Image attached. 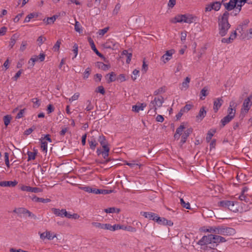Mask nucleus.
I'll list each match as a JSON object with an SVG mask.
<instances>
[{
    "mask_svg": "<svg viewBox=\"0 0 252 252\" xmlns=\"http://www.w3.org/2000/svg\"><path fill=\"white\" fill-rule=\"evenodd\" d=\"M190 79L189 77H187L184 81L183 82L182 85V88H184L185 90H187L189 87V83L190 82Z\"/></svg>",
    "mask_w": 252,
    "mask_h": 252,
    "instance_id": "4c0bfd02",
    "label": "nucleus"
},
{
    "mask_svg": "<svg viewBox=\"0 0 252 252\" xmlns=\"http://www.w3.org/2000/svg\"><path fill=\"white\" fill-rule=\"evenodd\" d=\"M223 102V100L222 99V97H219L214 100L213 109L215 113H217L219 109L221 106Z\"/></svg>",
    "mask_w": 252,
    "mask_h": 252,
    "instance_id": "f8f14e48",
    "label": "nucleus"
},
{
    "mask_svg": "<svg viewBox=\"0 0 252 252\" xmlns=\"http://www.w3.org/2000/svg\"><path fill=\"white\" fill-rule=\"evenodd\" d=\"M234 118L229 116L228 115H226L223 118H222L220 121V127H224L226 124L229 123Z\"/></svg>",
    "mask_w": 252,
    "mask_h": 252,
    "instance_id": "4be33fe9",
    "label": "nucleus"
},
{
    "mask_svg": "<svg viewBox=\"0 0 252 252\" xmlns=\"http://www.w3.org/2000/svg\"><path fill=\"white\" fill-rule=\"evenodd\" d=\"M91 71V68L90 67H88L85 71L83 73V78L84 79H87L88 78L89 75H90Z\"/></svg>",
    "mask_w": 252,
    "mask_h": 252,
    "instance_id": "603ef678",
    "label": "nucleus"
},
{
    "mask_svg": "<svg viewBox=\"0 0 252 252\" xmlns=\"http://www.w3.org/2000/svg\"><path fill=\"white\" fill-rule=\"evenodd\" d=\"M250 23V21L249 19H247L244 20L241 24H239L238 28L236 29L237 30H239L241 29V31H244V29L246 28L248 24Z\"/></svg>",
    "mask_w": 252,
    "mask_h": 252,
    "instance_id": "473e14b6",
    "label": "nucleus"
},
{
    "mask_svg": "<svg viewBox=\"0 0 252 252\" xmlns=\"http://www.w3.org/2000/svg\"><path fill=\"white\" fill-rule=\"evenodd\" d=\"M226 241V240L225 238L222 236L211 234L207 236H203L202 238L198 241L197 244L200 246L210 244L212 248H215L217 247L219 243Z\"/></svg>",
    "mask_w": 252,
    "mask_h": 252,
    "instance_id": "f257e3e1",
    "label": "nucleus"
},
{
    "mask_svg": "<svg viewBox=\"0 0 252 252\" xmlns=\"http://www.w3.org/2000/svg\"><path fill=\"white\" fill-rule=\"evenodd\" d=\"M175 53L174 49H171L166 51L165 54L162 56V61L164 63L168 62L171 58L172 55Z\"/></svg>",
    "mask_w": 252,
    "mask_h": 252,
    "instance_id": "2eb2a0df",
    "label": "nucleus"
},
{
    "mask_svg": "<svg viewBox=\"0 0 252 252\" xmlns=\"http://www.w3.org/2000/svg\"><path fill=\"white\" fill-rule=\"evenodd\" d=\"M236 106V105H235V103L234 102L231 101L230 102L229 106L227 109V115L231 116L233 118H234L236 113V110L235 107Z\"/></svg>",
    "mask_w": 252,
    "mask_h": 252,
    "instance_id": "ddd939ff",
    "label": "nucleus"
},
{
    "mask_svg": "<svg viewBox=\"0 0 252 252\" xmlns=\"http://www.w3.org/2000/svg\"><path fill=\"white\" fill-rule=\"evenodd\" d=\"M121 4L118 3H117L113 11V15H116L118 14L120 8H121Z\"/></svg>",
    "mask_w": 252,
    "mask_h": 252,
    "instance_id": "6e6d98bb",
    "label": "nucleus"
},
{
    "mask_svg": "<svg viewBox=\"0 0 252 252\" xmlns=\"http://www.w3.org/2000/svg\"><path fill=\"white\" fill-rule=\"evenodd\" d=\"M110 151V148L103 149V151L102 154V156L104 159H106L109 156V153Z\"/></svg>",
    "mask_w": 252,
    "mask_h": 252,
    "instance_id": "864d4df0",
    "label": "nucleus"
},
{
    "mask_svg": "<svg viewBox=\"0 0 252 252\" xmlns=\"http://www.w3.org/2000/svg\"><path fill=\"white\" fill-rule=\"evenodd\" d=\"M27 45L28 44L27 41H23L20 46V50L21 52H23L24 51H25L26 49Z\"/></svg>",
    "mask_w": 252,
    "mask_h": 252,
    "instance_id": "338daca9",
    "label": "nucleus"
},
{
    "mask_svg": "<svg viewBox=\"0 0 252 252\" xmlns=\"http://www.w3.org/2000/svg\"><path fill=\"white\" fill-rule=\"evenodd\" d=\"M4 160H5V163L6 166L8 168H9L10 164H9V154L7 152H5L4 153Z\"/></svg>",
    "mask_w": 252,
    "mask_h": 252,
    "instance_id": "4d7b16f0",
    "label": "nucleus"
},
{
    "mask_svg": "<svg viewBox=\"0 0 252 252\" xmlns=\"http://www.w3.org/2000/svg\"><path fill=\"white\" fill-rule=\"evenodd\" d=\"M150 109L148 112V114L150 116H154L157 114V107H155L154 105H152V107H150Z\"/></svg>",
    "mask_w": 252,
    "mask_h": 252,
    "instance_id": "a19ab883",
    "label": "nucleus"
},
{
    "mask_svg": "<svg viewBox=\"0 0 252 252\" xmlns=\"http://www.w3.org/2000/svg\"><path fill=\"white\" fill-rule=\"evenodd\" d=\"M75 30L76 32H81L82 30L80 28V24H79V22L75 21Z\"/></svg>",
    "mask_w": 252,
    "mask_h": 252,
    "instance_id": "69168bd1",
    "label": "nucleus"
},
{
    "mask_svg": "<svg viewBox=\"0 0 252 252\" xmlns=\"http://www.w3.org/2000/svg\"><path fill=\"white\" fill-rule=\"evenodd\" d=\"M116 80L119 82H123L126 80V75L124 74H120L117 77H116Z\"/></svg>",
    "mask_w": 252,
    "mask_h": 252,
    "instance_id": "09e8293b",
    "label": "nucleus"
},
{
    "mask_svg": "<svg viewBox=\"0 0 252 252\" xmlns=\"http://www.w3.org/2000/svg\"><path fill=\"white\" fill-rule=\"evenodd\" d=\"M88 42L90 44L92 49L94 51V53L98 51V50L96 49L94 43L91 37L88 38Z\"/></svg>",
    "mask_w": 252,
    "mask_h": 252,
    "instance_id": "a18cd8bd",
    "label": "nucleus"
},
{
    "mask_svg": "<svg viewBox=\"0 0 252 252\" xmlns=\"http://www.w3.org/2000/svg\"><path fill=\"white\" fill-rule=\"evenodd\" d=\"M237 2V0H230L228 2L223 3V6L225 9L227 10V11L228 12L235 9V7H236Z\"/></svg>",
    "mask_w": 252,
    "mask_h": 252,
    "instance_id": "1a4fd4ad",
    "label": "nucleus"
},
{
    "mask_svg": "<svg viewBox=\"0 0 252 252\" xmlns=\"http://www.w3.org/2000/svg\"><path fill=\"white\" fill-rule=\"evenodd\" d=\"M88 142L90 149L92 150H94L96 146L98 144L95 138L93 137H91L90 139H88Z\"/></svg>",
    "mask_w": 252,
    "mask_h": 252,
    "instance_id": "bb28decb",
    "label": "nucleus"
},
{
    "mask_svg": "<svg viewBox=\"0 0 252 252\" xmlns=\"http://www.w3.org/2000/svg\"><path fill=\"white\" fill-rule=\"evenodd\" d=\"M58 17V16L57 15H54L51 17H48L46 19V24L49 25L53 24Z\"/></svg>",
    "mask_w": 252,
    "mask_h": 252,
    "instance_id": "ea45409f",
    "label": "nucleus"
},
{
    "mask_svg": "<svg viewBox=\"0 0 252 252\" xmlns=\"http://www.w3.org/2000/svg\"><path fill=\"white\" fill-rule=\"evenodd\" d=\"M87 103L88 105L87 107L85 108V110H86L87 111H89L94 109V105L92 104L91 100H88L87 101Z\"/></svg>",
    "mask_w": 252,
    "mask_h": 252,
    "instance_id": "bf43d9fd",
    "label": "nucleus"
},
{
    "mask_svg": "<svg viewBox=\"0 0 252 252\" xmlns=\"http://www.w3.org/2000/svg\"><path fill=\"white\" fill-rule=\"evenodd\" d=\"M193 105H191V104H186L184 107H183V108H182L180 110V111L183 113V114L184 113H186V112H188L189 110H190L192 107Z\"/></svg>",
    "mask_w": 252,
    "mask_h": 252,
    "instance_id": "c03bdc74",
    "label": "nucleus"
},
{
    "mask_svg": "<svg viewBox=\"0 0 252 252\" xmlns=\"http://www.w3.org/2000/svg\"><path fill=\"white\" fill-rule=\"evenodd\" d=\"M229 13L228 11H225L220 17L219 18L218 25L219 34L221 36H225L231 27L228 22Z\"/></svg>",
    "mask_w": 252,
    "mask_h": 252,
    "instance_id": "f03ea898",
    "label": "nucleus"
},
{
    "mask_svg": "<svg viewBox=\"0 0 252 252\" xmlns=\"http://www.w3.org/2000/svg\"><path fill=\"white\" fill-rule=\"evenodd\" d=\"M118 43H117L114 40L109 39L104 44V47L106 49H115L118 46Z\"/></svg>",
    "mask_w": 252,
    "mask_h": 252,
    "instance_id": "6e6552de",
    "label": "nucleus"
},
{
    "mask_svg": "<svg viewBox=\"0 0 252 252\" xmlns=\"http://www.w3.org/2000/svg\"><path fill=\"white\" fill-rule=\"evenodd\" d=\"M31 101L33 103V107L38 108L40 105V102L38 98H33L31 99Z\"/></svg>",
    "mask_w": 252,
    "mask_h": 252,
    "instance_id": "49530a36",
    "label": "nucleus"
},
{
    "mask_svg": "<svg viewBox=\"0 0 252 252\" xmlns=\"http://www.w3.org/2000/svg\"><path fill=\"white\" fill-rule=\"evenodd\" d=\"M156 222H158L159 224L166 225L169 226H172L173 223L170 220H167L164 218H161L158 216L156 219Z\"/></svg>",
    "mask_w": 252,
    "mask_h": 252,
    "instance_id": "4468645a",
    "label": "nucleus"
},
{
    "mask_svg": "<svg viewBox=\"0 0 252 252\" xmlns=\"http://www.w3.org/2000/svg\"><path fill=\"white\" fill-rule=\"evenodd\" d=\"M46 40V38L42 36H40L38 37V38L37 39V41L38 42V44L40 46L41 44H42L44 41Z\"/></svg>",
    "mask_w": 252,
    "mask_h": 252,
    "instance_id": "774afa93",
    "label": "nucleus"
},
{
    "mask_svg": "<svg viewBox=\"0 0 252 252\" xmlns=\"http://www.w3.org/2000/svg\"><path fill=\"white\" fill-rule=\"evenodd\" d=\"M31 199L33 201L36 202H42L43 203H47L51 201V199L49 198H43L37 197L35 195H32L31 197Z\"/></svg>",
    "mask_w": 252,
    "mask_h": 252,
    "instance_id": "6ab92c4d",
    "label": "nucleus"
},
{
    "mask_svg": "<svg viewBox=\"0 0 252 252\" xmlns=\"http://www.w3.org/2000/svg\"><path fill=\"white\" fill-rule=\"evenodd\" d=\"M65 209H62L60 210L59 209L53 208L51 209V211L56 216L64 217V211Z\"/></svg>",
    "mask_w": 252,
    "mask_h": 252,
    "instance_id": "5701e85b",
    "label": "nucleus"
},
{
    "mask_svg": "<svg viewBox=\"0 0 252 252\" xmlns=\"http://www.w3.org/2000/svg\"><path fill=\"white\" fill-rule=\"evenodd\" d=\"M22 191H29L34 193L42 192V189L41 188L37 187H31L30 186L22 185L20 188Z\"/></svg>",
    "mask_w": 252,
    "mask_h": 252,
    "instance_id": "0eeeda50",
    "label": "nucleus"
},
{
    "mask_svg": "<svg viewBox=\"0 0 252 252\" xmlns=\"http://www.w3.org/2000/svg\"><path fill=\"white\" fill-rule=\"evenodd\" d=\"M41 148L43 151L46 152L47 151V142L41 141Z\"/></svg>",
    "mask_w": 252,
    "mask_h": 252,
    "instance_id": "e2e57ef3",
    "label": "nucleus"
},
{
    "mask_svg": "<svg viewBox=\"0 0 252 252\" xmlns=\"http://www.w3.org/2000/svg\"><path fill=\"white\" fill-rule=\"evenodd\" d=\"M81 189L86 192L94 193V188H93L91 187H83L81 188Z\"/></svg>",
    "mask_w": 252,
    "mask_h": 252,
    "instance_id": "5fc2aeb1",
    "label": "nucleus"
},
{
    "mask_svg": "<svg viewBox=\"0 0 252 252\" xmlns=\"http://www.w3.org/2000/svg\"><path fill=\"white\" fill-rule=\"evenodd\" d=\"M192 131L193 129L190 127L184 131L183 134L181 136V140L180 141V144L181 145H183L186 142L188 137L192 132Z\"/></svg>",
    "mask_w": 252,
    "mask_h": 252,
    "instance_id": "9b49d317",
    "label": "nucleus"
},
{
    "mask_svg": "<svg viewBox=\"0 0 252 252\" xmlns=\"http://www.w3.org/2000/svg\"><path fill=\"white\" fill-rule=\"evenodd\" d=\"M235 233V230L234 228L224 227L223 226H216L215 235L220 234L223 235L231 236Z\"/></svg>",
    "mask_w": 252,
    "mask_h": 252,
    "instance_id": "7ed1b4c3",
    "label": "nucleus"
},
{
    "mask_svg": "<svg viewBox=\"0 0 252 252\" xmlns=\"http://www.w3.org/2000/svg\"><path fill=\"white\" fill-rule=\"evenodd\" d=\"M216 132V129H210L207 133V136L206 138V140L207 142H210L212 137L213 136L214 134Z\"/></svg>",
    "mask_w": 252,
    "mask_h": 252,
    "instance_id": "c756f323",
    "label": "nucleus"
},
{
    "mask_svg": "<svg viewBox=\"0 0 252 252\" xmlns=\"http://www.w3.org/2000/svg\"><path fill=\"white\" fill-rule=\"evenodd\" d=\"M252 105V94L246 98L243 103L241 113H247Z\"/></svg>",
    "mask_w": 252,
    "mask_h": 252,
    "instance_id": "39448f33",
    "label": "nucleus"
},
{
    "mask_svg": "<svg viewBox=\"0 0 252 252\" xmlns=\"http://www.w3.org/2000/svg\"><path fill=\"white\" fill-rule=\"evenodd\" d=\"M37 154V152L36 150H34V152L28 151L27 152V155L28 156V161H29L31 160L35 159Z\"/></svg>",
    "mask_w": 252,
    "mask_h": 252,
    "instance_id": "f704fd0d",
    "label": "nucleus"
},
{
    "mask_svg": "<svg viewBox=\"0 0 252 252\" xmlns=\"http://www.w3.org/2000/svg\"><path fill=\"white\" fill-rule=\"evenodd\" d=\"M216 226H203L201 227V231L205 232H210L215 234Z\"/></svg>",
    "mask_w": 252,
    "mask_h": 252,
    "instance_id": "b1692460",
    "label": "nucleus"
},
{
    "mask_svg": "<svg viewBox=\"0 0 252 252\" xmlns=\"http://www.w3.org/2000/svg\"><path fill=\"white\" fill-rule=\"evenodd\" d=\"M18 37L19 35L16 33L13 34L12 36L11 37L9 44V47L10 48H13L14 45L15 44L16 40Z\"/></svg>",
    "mask_w": 252,
    "mask_h": 252,
    "instance_id": "c85d7f7f",
    "label": "nucleus"
},
{
    "mask_svg": "<svg viewBox=\"0 0 252 252\" xmlns=\"http://www.w3.org/2000/svg\"><path fill=\"white\" fill-rule=\"evenodd\" d=\"M141 214L144 216L145 218H147L150 220H153L154 221H156V219L157 218L158 215L152 212H141Z\"/></svg>",
    "mask_w": 252,
    "mask_h": 252,
    "instance_id": "f3484780",
    "label": "nucleus"
},
{
    "mask_svg": "<svg viewBox=\"0 0 252 252\" xmlns=\"http://www.w3.org/2000/svg\"><path fill=\"white\" fill-rule=\"evenodd\" d=\"M231 203V201L222 200L218 202V206L228 209Z\"/></svg>",
    "mask_w": 252,
    "mask_h": 252,
    "instance_id": "a878e982",
    "label": "nucleus"
},
{
    "mask_svg": "<svg viewBox=\"0 0 252 252\" xmlns=\"http://www.w3.org/2000/svg\"><path fill=\"white\" fill-rule=\"evenodd\" d=\"M196 19V16H194L192 15L189 14L186 20H185V23L191 24L193 23Z\"/></svg>",
    "mask_w": 252,
    "mask_h": 252,
    "instance_id": "58836bf2",
    "label": "nucleus"
},
{
    "mask_svg": "<svg viewBox=\"0 0 252 252\" xmlns=\"http://www.w3.org/2000/svg\"><path fill=\"white\" fill-rule=\"evenodd\" d=\"M163 102V97L162 96H159L157 97H155L154 100L152 101L149 105V107H152V105H154L155 107H160L161 106Z\"/></svg>",
    "mask_w": 252,
    "mask_h": 252,
    "instance_id": "9d476101",
    "label": "nucleus"
},
{
    "mask_svg": "<svg viewBox=\"0 0 252 252\" xmlns=\"http://www.w3.org/2000/svg\"><path fill=\"white\" fill-rule=\"evenodd\" d=\"M97 66L99 68H101L103 70L106 71L108 70L111 66L110 64H106L104 63L100 62H98L96 63Z\"/></svg>",
    "mask_w": 252,
    "mask_h": 252,
    "instance_id": "2f4dec72",
    "label": "nucleus"
},
{
    "mask_svg": "<svg viewBox=\"0 0 252 252\" xmlns=\"http://www.w3.org/2000/svg\"><path fill=\"white\" fill-rule=\"evenodd\" d=\"M239 203L236 201H231V203L229 207V210L233 212H237L238 211Z\"/></svg>",
    "mask_w": 252,
    "mask_h": 252,
    "instance_id": "cd10ccee",
    "label": "nucleus"
},
{
    "mask_svg": "<svg viewBox=\"0 0 252 252\" xmlns=\"http://www.w3.org/2000/svg\"><path fill=\"white\" fill-rule=\"evenodd\" d=\"M206 115V111L205 109V107H202L199 112L198 114L196 116V121L200 122Z\"/></svg>",
    "mask_w": 252,
    "mask_h": 252,
    "instance_id": "a211bd4d",
    "label": "nucleus"
},
{
    "mask_svg": "<svg viewBox=\"0 0 252 252\" xmlns=\"http://www.w3.org/2000/svg\"><path fill=\"white\" fill-rule=\"evenodd\" d=\"M95 92L97 93H99L102 94H104L105 93V91L104 90V87L102 86H99L97 87L96 88Z\"/></svg>",
    "mask_w": 252,
    "mask_h": 252,
    "instance_id": "8fccbe9b",
    "label": "nucleus"
},
{
    "mask_svg": "<svg viewBox=\"0 0 252 252\" xmlns=\"http://www.w3.org/2000/svg\"><path fill=\"white\" fill-rule=\"evenodd\" d=\"M104 212L106 213H119L120 212V209L115 207H110L104 209Z\"/></svg>",
    "mask_w": 252,
    "mask_h": 252,
    "instance_id": "e433bc0d",
    "label": "nucleus"
},
{
    "mask_svg": "<svg viewBox=\"0 0 252 252\" xmlns=\"http://www.w3.org/2000/svg\"><path fill=\"white\" fill-rule=\"evenodd\" d=\"M18 184V182L16 181H1L0 182V186L1 187H14L16 186Z\"/></svg>",
    "mask_w": 252,
    "mask_h": 252,
    "instance_id": "412c9836",
    "label": "nucleus"
},
{
    "mask_svg": "<svg viewBox=\"0 0 252 252\" xmlns=\"http://www.w3.org/2000/svg\"><path fill=\"white\" fill-rule=\"evenodd\" d=\"M38 15L37 13H31L29 14H28L26 17L25 18L24 20V23H27L30 22L31 19H32L33 18H37L38 17Z\"/></svg>",
    "mask_w": 252,
    "mask_h": 252,
    "instance_id": "c9c22d12",
    "label": "nucleus"
},
{
    "mask_svg": "<svg viewBox=\"0 0 252 252\" xmlns=\"http://www.w3.org/2000/svg\"><path fill=\"white\" fill-rule=\"evenodd\" d=\"M26 110V108H24L23 109L20 110V111L19 112V113L17 114V116H16V119H20L24 117V114L25 112V111Z\"/></svg>",
    "mask_w": 252,
    "mask_h": 252,
    "instance_id": "052dcab7",
    "label": "nucleus"
},
{
    "mask_svg": "<svg viewBox=\"0 0 252 252\" xmlns=\"http://www.w3.org/2000/svg\"><path fill=\"white\" fill-rule=\"evenodd\" d=\"M112 190L103 189H98L94 188V193L95 194H107L112 192Z\"/></svg>",
    "mask_w": 252,
    "mask_h": 252,
    "instance_id": "393cba45",
    "label": "nucleus"
},
{
    "mask_svg": "<svg viewBox=\"0 0 252 252\" xmlns=\"http://www.w3.org/2000/svg\"><path fill=\"white\" fill-rule=\"evenodd\" d=\"M98 141L99 142L103 149L109 148L108 142L103 135L102 134L99 136Z\"/></svg>",
    "mask_w": 252,
    "mask_h": 252,
    "instance_id": "dca6fc26",
    "label": "nucleus"
},
{
    "mask_svg": "<svg viewBox=\"0 0 252 252\" xmlns=\"http://www.w3.org/2000/svg\"><path fill=\"white\" fill-rule=\"evenodd\" d=\"M183 18H184V16L181 15H178L175 17L174 18V21H172V22L174 23H182L183 22Z\"/></svg>",
    "mask_w": 252,
    "mask_h": 252,
    "instance_id": "37998d69",
    "label": "nucleus"
},
{
    "mask_svg": "<svg viewBox=\"0 0 252 252\" xmlns=\"http://www.w3.org/2000/svg\"><path fill=\"white\" fill-rule=\"evenodd\" d=\"M204 250L207 251V252H221L214 248H212L211 246H206Z\"/></svg>",
    "mask_w": 252,
    "mask_h": 252,
    "instance_id": "3c124183",
    "label": "nucleus"
},
{
    "mask_svg": "<svg viewBox=\"0 0 252 252\" xmlns=\"http://www.w3.org/2000/svg\"><path fill=\"white\" fill-rule=\"evenodd\" d=\"M122 56H125L126 57V63H129L132 57V53H129L127 50H125L122 52Z\"/></svg>",
    "mask_w": 252,
    "mask_h": 252,
    "instance_id": "72a5a7b5",
    "label": "nucleus"
},
{
    "mask_svg": "<svg viewBox=\"0 0 252 252\" xmlns=\"http://www.w3.org/2000/svg\"><path fill=\"white\" fill-rule=\"evenodd\" d=\"M146 106L145 103H140L139 105H135L132 106V111L135 112H139L140 110H143Z\"/></svg>",
    "mask_w": 252,
    "mask_h": 252,
    "instance_id": "7c9ffc66",
    "label": "nucleus"
},
{
    "mask_svg": "<svg viewBox=\"0 0 252 252\" xmlns=\"http://www.w3.org/2000/svg\"><path fill=\"white\" fill-rule=\"evenodd\" d=\"M13 212L17 214L20 217H21V215L23 214L27 215L29 217L33 219L34 220H36L37 219V217L34 214L24 207L15 208L13 211Z\"/></svg>",
    "mask_w": 252,
    "mask_h": 252,
    "instance_id": "20e7f679",
    "label": "nucleus"
},
{
    "mask_svg": "<svg viewBox=\"0 0 252 252\" xmlns=\"http://www.w3.org/2000/svg\"><path fill=\"white\" fill-rule=\"evenodd\" d=\"M221 3L220 1H214L206 5L205 11L206 12L211 11L212 10L218 11L220 9Z\"/></svg>",
    "mask_w": 252,
    "mask_h": 252,
    "instance_id": "423d86ee",
    "label": "nucleus"
},
{
    "mask_svg": "<svg viewBox=\"0 0 252 252\" xmlns=\"http://www.w3.org/2000/svg\"><path fill=\"white\" fill-rule=\"evenodd\" d=\"M239 197L241 200L244 201L247 203L249 201V198L246 196L245 194H241Z\"/></svg>",
    "mask_w": 252,
    "mask_h": 252,
    "instance_id": "680f3d73",
    "label": "nucleus"
},
{
    "mask_svg": "<svg viewBox=\"0 0 252 252\" xmlns=\"http://www.w3.org/2000/svg\"><path fill=\"white\" fill-rule=\"evenodd\" d=\"M180 203L182 206L186 209H190V204L189 202L186 203L183 198H180Z\"/></svg>",
    "mask_w": 252,
    "mask_h": 252,
    "instance_id": "de8ad7c7",
    "label": "nucleus"
},
{
    "mask_svg": "<svg viewBox=\"0 0 252 252\" xmlns=\"http://www.w3.org/2000/svg\"><path fill=\"white\" fill-rule=\"evenodd\" d=\"M185 128V127L183 125H181L180 126L176 129V133L182 135L183 130Z\"/></svg>",
    "mask_w": 252,
    "mask_h": 252,
    "instance_id": "0e129e2a",
    "label": "nucleus"
},
{
    "mask_svg": "<svg viewBox=\"0 0 252 252\" xmlns=\"http://www.w3.org/2000/svg\"><path fill=\"white\" fill-rule=\"evenodd\" d=\"M61 44V40L59 39L57 40L54 46H53V50L54 51H58L59 50L60 45Z\"/></svg>",
    "mask_w": 252,
    "mask_h": 252,
    "instance_id": "13d9d810",
    "label": "nucleus"
},
{
    "mask_svg": "<svg viewBox=\"0 0 252 252\" xmlns=\"http://www.w3.org/2000/svg\"><path fill=\"white\" fill-rule=\"evenodd\" d=\"M11 119H12V117L10 115H7L3 117V121H4V124L5 126H7L10 123Z\"/></svg>",
    "mask_w": 252,
    "mask_h": 252,
    "instance_id": "79ce46f5",
    "label": "nucleus"
},
{
    "mask_svg": "<svg viewBox=\"0 0 252 252\" xmlns=\"http://www.w3.org/2000/svg\"><path fill=\"white\" fill-rule=\"evenodd\" d=\"M107 83L109 84L116 80V74L114 72H111L105 76Z\"/></svg>",
    "mask_w": 252,
    "mask_h": 252,
    "instance_id": "aec40b11",
    "label": "nucleus"
}]
</instances>
